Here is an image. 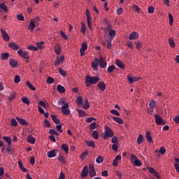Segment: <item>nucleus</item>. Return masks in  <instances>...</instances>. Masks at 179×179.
<instances>
[{
    "label": "nucleus",
    "mask_w": 179,
    "mask_h": 179,
    "mask_svg": "<svg viewBox=\"0 0 179 179\" xmlns=\"http://www.w3.org/2000/svg\"><path fill=\"white\" fill-rule=\"evenodd\" d=\"M100 80V78L98 76L92 77L90 76H86L85 77V85L87 87L92 86V85H96L97 82Z\"/></svg>",
    "instance_id": "1"
},
{
    "label": "nucleus",
    "mask_w": 179,
    "mask_h": 179,
    "mask_svg": "<svg viewBox=\"0 0 179 179\" xmlns=\"http://www.w3.org/2000/svg\"><path fill=\"white\" fill-rule=\"evenodd\" d=\"M105 132L101 134V136L105 140L108 139V138H113V136H114V131H113V129L108 127V126L105 127Z\"/></svg>",
    "instance_id": "2"
},
{
    "label": "nucleus",
    "mask_w": 179,
    "mask_h": 179,
    "mask_svg": "<svg viewBox=\"0 0 179 179\" xmlns=\"http://www.w3.org/2000/svg\"><path fill=\"white\" fill-rule=\"evenodd\" d=\"M61 101L62 104H64L61 108L62 113H63V114H64L65 115H69V114H71V110L68 109L69 108V103L65 102V101H64V99L62 98H61Z\"/></svg>",
    "instance_id": "3"
},
{
    "label": "nucleus",
    "mask_w": 179,
    "mask_h": 179,
    "mask_svg": "<svg viewBox=\"0 0 179 179\" xmlns=\"http://www.w3.org/2000/svg\"><path fill=\"white\" fill-rule=\"evenodd\" d=\"M154 117L155 118V123L157 125H166V122L160 117V115L155 114L154 115Z\"/></svg>",
    "instance_id": "4"
},
{
    "label": "nucleus",
    "mask_w": 179,
    "mask_h": 179,
    "mask_svg": "<svg viewBox=\"0 0 179 179\" xmlns=\"http://www.w3.org/2000/svg\"><path fill=\"white\" fill-rule=\"evenodd\" d=\"M88 173L90 177H96V171H94V166L93 165V162H91L89 164Z\"/></svg>",
    "instance_id": "5"
},
{
    "label": "nucleus",
    "mask_w": 179,
    "mask_h": 179,
    "mask_svg": "<svg viewBox=\"0 0 179 179\" xmlns=\"http://www.w3.org/2000/svg\"><path fill=\"white\" fill-rule=\"evenodd\" d=\"M17 54H18V55H20V57H22V58H24V59H30V56H29V53L24 50H18Z\"/></svg>",
    "instance_id": "6"
},
{
    "label": "nucleus",
    "mask_w": 179,
    "mask_h": 179,
    "mask_svg": "<svg viewBox=\"0 0 179 179\" xmlns=\"http://www.w3.org/2000/svg\"><path fill=\"white\" fill-rule=\"evenodd\" d=\"M111 41H113V39H111L110 38H108L106 41H103L101 44L102 45H103V47H107V48L108 50H110V48H111V47H113V45L111 44Z\"/></svg>",
    "instance_id": "7"
},
{
    "label": "nucleus",
    "mask_w": 179,
    "mask_h": 179,
    "mask_svg": "<svg viewBox=\"0 0 179 179\" xmlns=\"http://www.w3.org/2000/svg\"><path fill=\"white\" fill-rule=\"evenodd\" d=\"M89 174V167L87 166H85L83 169L81 171V177L82 178H86Z\"/></svg>",
    "instance_id": "8"
},
{
    "label": "nucleus",
    "mask_w": 179,
    "mask_h": 179,
    "mask_svg": "<svg viewBox=\"0 0 179 179\" xmlns=\"http://www.w3.org/2000/svg\"><path fill=\"white\" fill-rule=\"evenodd\" d=\"M15 118L17 121H18L19 124H20V125H24L25 127L29 126V122H27L26 120L21 118L20 117H16Z\"/></svg>",
    "instance_id": "9"
},
{
    "label": "nucleus",
    "mask_w": 179,
    "mask_h": 179,
    "mask_svg": "<svg viewBox=\"0 0 179 179\" xmlns=\"http://www.w3.org/2000/svg\"><path fill=\"white\" fill-rule=\"evenodd\" d=\"M1 32L2 34L3 40L5 41H9L10 37H9V34H8V33H6V31H5V29H1Z\"/></svg>",
    "instance_id": "10"
},
{
    "label": "nucleus",
    "mask_w": 179,
    "mask_h": 179,
    "mask_svg": "<svg viewBox=\"0 0 179 179\" xmlns=\"http://www.w3.org/2000/svg\"><path fill=\"white\" fill-rule=\"evenodd\" d=\"M148 171L151 173V174H154L156 177V178H160V175L156 171V170L153 167H148Z\"/></svg>",
    "instance_id": "11"
},
{
    "label": "nucleus",
    "mask_w": 179,
    "mask_h": 179,
    "mask_svg": "<svg viewBox=\"0 0 179 179\" xmlns=\"http://www.w3.org/2000/svg\"><path fill=\"white\" fill-rule=\"evenodd\" d=\"M64 59H65V56L64 55L60 56L59 58L55 62V65L57 66L58 65H61V64H64Z\"/></svg>",
    "instance_id": "12"
},
{
    "label": "nucleus",
    "mask_w": 179,
    "mask_h": 179,
    "mask_svg": "<svg viewBox=\"0 0 179 179\" xmlns=\"http://www.w3.org/2000/svg\"><path fill=\"white\" fill-rule=\"evenodd\" d=\"M99 62L100 68H106V66H107V62H106L103 57H100L99 59Z\"/></svg>",
    "instance_id": "13"
},
{
    "label": "nucleus",
    "mask_w": 179,
    "mask_h": 179,
    "mask_svg": "<svg viewBox=\"0 0 179 179\" xmlns=\"http://www.w3.org/2000/svg\"><path fill=\"white\" fill-rule=\"evenodd\" d=\"M8 47L11 48V50H17L19 48H20V46L19 45L15 43V42H10L8 43Z\"/></svg>",
    "instance_id": "14"
},
{
    "label": "nucleus",
    "mask_w": 179,
    "mask_h": 179,
    "mask_svg": "<svg viewBox=\"0 0 179 179\" xmlns=\"http://www.w3.org/2000/svg\"><path fill=\"white\" fill-rule=\"evenodd\" d=\"M58 153V150L54 149L48 152V157H55Z\"/></svg>",
    "instance_id": "15"
},
{
    "label": "nucleus",
    "mask_w": 179,
    "mask_h": 179,
    "mask_svg": "<svg viewBox=\"0 0 179 179\" xmlns=\"http://www.w3.org/2000/svg\"><path fill=\"white\" fill-rule=\"evenodd\" d=\"M97 87L99 88L101 92H104V90H106V84L104 82H99L97 85Z\"/></svg>",
    "instance_id": "16"
},
{
    "label": "nucleus",
    "mask_w": 179,
    "mask_h": 179,
    "mask_svg": "<svg viewBox=\"0 0 179 179\" xmlns=\"http://www.w3.org/2000/svg\"><path fill=\"white\" fill-rule=\"evenodd\" d=\"M138 37H139V35L138 34V33L133 31L131 34H129V39L135 40L136 38H138Z\"/></svg>",
    "instance_id": "17"
},
{
    "label": "nucleus",
    "mask_w": 179,
    "mask_h": 179,
    "mask_svg": "<svg viewBox=\"0 0 179 179\" xmlns=\"http://www.w3.org/2000/svg\"><path fill=\"white\" fill-rule=\"evenodd\" d=\"M116 65L118 66V68H120L121 69H125V65L124 63L120 60V59H116Z\"/></svg>",
    "instance_id": "18"
},
{
    "label": "nucleus",
    "mask_w": 179,
    "mask_h": 179,
    "mask_svg": "<svg viewBox=\"0 0 179 179\" xmlns=\"http://www.w3.org/2000/svg\"><path fill=\"white\" fill-rule=\"evenodd\" d=\"M27 142L31 145H34L36 143V138L33 137L31 135H29L27 136Z\"/></svg>",
    "instance_id": "19"
},
{
    "label": "nucleus",
    "mask_w": 179,
    "mask_h": 179,
    "mask_svg": "<svg viewBox=\"0 0 179 179\" xmlns=\"http://www.w3.org/2000/svg\"><path fill=\"white\" fill-rule=\"evenodd\" d=\"M1 61H8V59H9V53L8 52L1 53Z\"/></svg>",
    "instance_id": "20"
},
{
    "label": "nucleus",
    "mask_w": 179,
    "mask_h": 179,
    "mask_svg": "<svg viewBox=\"0 0 179 179\" xmlns=\"http://www.w3.org/2000/svg\"><path fill=\"white\" fill-rule=\"evenodd\" d=\"M111 118H113V120L115 121V122H117V124H124V120L121 117H117L115 116H111Z\"/></svg>",
    "instance_id": "21"
},
{
    "label": "nucleus",
    "mask_w": 179,
    "mask_h": 179,
    "mask_svg": "<svg viewBox=\"0 0 179 179\" xmlns=\"http://www.w3.org/2000/svg\"><path fill=\"white\" fill-rule=\"evenodd\" d=\"M9 64L12 68H16V66L18 65L17 61H16L15 59H11Z\"/></svg>",
    "instance_id": "22"
},
{
    "label": "nucleus",
    "mask_w": 179,
    "mask_h": 179,
    "mask_svg": "<svg viewBox=\"0 0 179 179\" xmlns=\"http://www.w3.org/2000/svg\"><path fill=\"white\" fill-rule=\"evenodd\" d=\"M55 51L57 55H61V46H59V44L55 45Z\"/></svg>",
    "instance_id": "23"
},
{
    "label": "nucleus",
    "mask_w": 179,
    "mask_h": 179,
    "mask_svg": "<svg viewBox=\"0 0 179 179\" xmlns=\"http://www.w3.org/2000/svg\"><path fill=\"white\" fill-rule=\"evenodd\" d=\"M115 34H116L115 30L112 29V30H110V31L108 32V36H110V37L108 38L113 40L114 38L115 37Z\"/></svg>",
    "instance_id": "24"
},
{
    "label": "nucleus",
    "mask_w": 179,
    "mask_h": 179,
    "mask_svg": "<svg viewBox=\"0 0 179 179\" xmlns=\"http://www.w3.org/2000/svg\"><path fill=\"white\" fill-rule=\"evenodd\" d=\"M85 143L90 148H92V149H94V148H96V145H94V141H86Z\"/></svg>",
    "instance_id": "25"
},
{
    "label": "nucleus",
    "mask_w": 179,
    "mask_h": 179,
    "mask_svg": "<svg viewBox=\"0 0 179 179\" xmlns=\"http://www.w3.org/2000/svg\"><path fill=\"white\" fill-rule=\"evenodd\" d=\"M145 137H146L148 142L153 141V138H152V136L150 135V131H146Z\"/></svg>",
    "instance_id": "26"
},
{
    "label": "nucleus",
    "mask_w": 179,
    "mask_h": 179,
    "mask_svg": "<svg viewBox=\"0 0 179 179\" xmlns=\"http://www.w3.org/2000/svg\"><path fill=\"white\" fill-rule=\"evenodd\" d=\"M57 92H59V93H65V87H64V86L62 85H58L57 87Z\"/></svg>",
    "instance_id": "27"
},
{
    "label": "nucleus",
    "mask_w": 179,
    "mask_h": 179,
    "mask_svg": "<svg viewBox=\"0 0 179 179\" xmlns=\"http://www.w3.org/2000/svg\"><path fill=\"white\" fill-rule=\"evenodd\" d=\"M83 108L85 110H87V109L90 108V105L89 104V101L87 100V99H85L84 100Z\"/></svg>",
    "instance_id": "28"
},
{
    "label": "nucleus",
    "mask_w": 179,
    "mask_h": 179,
    "mask_svg": "<svg viewBox=\"0 0 179 179\" xmlns=\"http://www.w3.org/2000/svg\"><path fill=\"white\" fill-rule=\"evenodd\" d=\"M18 166L20 170L23 171V173H26V171H27V169L24 168V166H23V163L22 162V161L20 160L18 162Z\"/></svg>",
    "instance_id": "29"
},
{
    "label": "nucleus",
    "mask_w": 179,
    "mask_h": 179,
    "mask_svg": "<svg viewBox=\"0 0 179 179\" xmlns=\"http://www.w3.org/2000/svg\"><path fill=\"white\" fill-rule=\"evenodd\" d=\"M78 113L79 114V117H86L87 116V113H86L83 110L78 109Z\"/></svg>",
    "instance_id": "30"
},
{
    "label": "nucleus",
    "mask_w": 179,
    "mask_h": 179,
    "mask_svg": "<svg viewBox=\"0 0 179 179\" xmlns=\"http://www.w3.org/2000/svg\"><path fill=\"white\" fill-rule=\"evenodd\" d=\"M168 41L169 43V45H171V48H176V43H174V39H173L172 38H170L168 39Z\"/></svg>",
    "instance_id": "31"
},
{
    "label": "nucleus",
    "mask_w": 179,
    "mask_h": 179,
    "mask_svg": "<svg viewBox=\"0 0 179 179\" xmlns=\"http://www.w3.org/2000/svg\"><path fill=\"white\" fill-rule=\"evenodd\" d=\"M143 141H145L143 136H142V134H139L137 138V143H138V145H141L143 142Z\"/></svg>",
    "instance_id": "32"
},
{
    "label": "nucleus",
    "mask_w": 179,
    "mask_h": 179,
    "mask_svg": "<svg viewBox=\"0 0 179 179\" xmlns=\"http://www.w3.org/2000/svg\"><path fill=\"white\" fill-rule=\"evenodd\" d=\"M62 149L68 155V152H69V147H68L67 144H62Z\"/></svg>",
    "instance_id": "33"
},
{
    "label": "nucleus",
    "mask_w": 179,
    "mask_h": 179,
    "mask_svg": "<svg viewBox=\"0 0 179 179\" xmlns=\"http://www.w3.org/2000/svg\"><path fill=\"white\" fill-rule=\"evenodd\" d=\"M3 139L4 141H6V142H7L8 146H10V145H12V138H10V136H4Z\"/></svg>",
    "instance_id": "34"
},
{
    "label": "nucleus",
    "mask_w": 179,
    "mask_h": 179,
    "mask_svg": "<svg viewBox=\"0 0 179 179\" xmlns=\"http://www.w3.org/2000/svg\"><path fill=\"white\" fill-rule=\"evenodd\" d=\"M50 117L55 124H59V119L57 118V115H51Z\"/></svg>",
    "instance_id": "35"
},
{
    "label": "nucleus",
    "mask_w": 179,
    "mask_h": 179,
    "mask_svg": "<svg viewBox=\"0 0 179 179\" xmlns=\"http://www.w3.org/2000/svg\"><path fill=\"white\" fill-rule=\"evenodd\" d=\"M34 27H36V24H34V22L30 21L29 24L28 26L29 30H34Z\"/></svg>",
    "instance_id": "36"
},
{
    "label": "nucleus",
    "mask_w": 179,
    "mask_h": 179,
    "mask_svg": "<svg viewBox=\"0 0 179 179\" xmlns=\"http://www.w3.org/2000/svg\"><path fill=\"white\" fill-rule=\"evenodd\" d=\"M80 50H81V51H86L87 50V43L86 42L83 43Z\"/></svg>",
    "instance_id": "37"
},
{
    "label": "nucleus",
    "mask_w": 179,
    "mask_h": 179,
    "mask_svg": "<svg viewBox=\"0 0 179 179\" xmlns=\"http://www.w3.org/2000/svg\"><path fill=\"white\" fill-rule=\"evenodd\" d=\"M59 73H60V75H62V76H64V78L66 76H68V74H66V71L62 69V68L59 69Z\"/></svg>",
    "instance_id": "38"
},
{
    "label": "nucleus",
    "mask_w": 179,
    "mask_h": 179,
    "mask_svg": "<svg viewBox=\"0 0 179 179\" xmlns=\"http://www.w3.org/2000/svg\"><path fill=\"white\" fill-rule=\"evenodd\" d=\"M77 104H78V106L83 105V98L82 96H80L77 98Z\"/></svg>",
    "instance_id": "39"
},
{
    "label": "nucleus",
    "mask_w": 179,
    "mask_h": 179,
    "mask_svg": "<svg viewBox=\"0 0 179 179\" xmlns=\"http://www.w3.org/2000/svg\"><path fill=\"white\" fill-rule=\"evenodd\" d=\"M38 104H39V106H41L44 108H48V107H50V104H48V103L45 104V103L43 101H40L38 102Z\"/></svg>",
    "instance_id": "40"
},
{
    "label": "nucleus",
    "mask_w": 179,
    "mask_h": 179,
    "mask_svg": "<svg viewBox=\"0 0 179 179\" xmlns=\"http://www.w3.org/2000/svg\"><path fill=\"white\" fill-rule=\"evenodd\" d=\"M27 86L31 90L34 92L36 90V87L31 85V83H29V81H27Z\"/></svg>",
    "instance_id": "41"
},
{
    "label": "nucleus",
    "mask_w": 179,
    "mask_h": 179,
    "mask_svg": "<svg viewBox=\"0 0 179 179\" xmlns=\"http://www.w3.org/2000/svg\"><path fill=\"white\" fill-rule=\"evenodd\" d=\"M169 24L170 26H173V23H174V17H173V15L169 14Z\"/></svg>",
    "instance_id": "42"
},
{
    "label": "nucleus",
    "mask_w": 179,
    "mask_h": 179,
    "mask_svg": "<svg viewBox=\"0 0 179 179\" xmlns=\"http://www.w3.org/2000/svg\"><path fill=\"white\" fill-rule=\"evenodd\" d=\"M92 66L94 71H97V68H99V63L96 62H92Z\"/></svg>",
    "instance_id": "43"
},
{
    "label": "nucleus",
    "mask_w": 179,
    "mask_h": 179,
    "mask_svg": "<svg viewBox=\"0 0 179 179\" xmlns=\"http://www.w3.org/2000/svg\"><path fill=\"white\" fill-rule=\"evenodd\" d=\"M27 50H31V51H38V48L35 47L33 45H29Z\"/></svg>",
    "instance_id": "44"
},
{
    "label": "nucleus",
    "mask_w": 179,
    "mask_h": 179,
    "mask_svg": "<svg viewBox=\"0 0 179 179\" xmlns=\"http://www.w3.org/2000/svg\"><path fill=\"white\" fill-rule=\"evenodd\" d=\"M49 134H50L51 135H57V136H59L58 131L52 129H49Z\"/></svg>",
    "instance_id": "45"
},
{
    "label": "nucleus",
    "mask_w": 179,
    "mask_h": 179,
    "mask_svg": "<svg viewBox=\"0 0 179 179\" xmlns=\"http://www.w3.org/2000/svg\"><path fill=\"white\" fill-rule=\"evenodd\" d=\"M0 8L4 10V12H8V6L4 3H0Z\"/></svg>",
    "instance_id": "46"
},
{
    "label": "nucleus",
    "mask_w": 179,
    "mask_h": 179,
    "mask_svg": "<svg viewBox=\"0 0 179 179\" xmlns=\"http://www.w3.org/2000/svg\"><path fill=\"white\" fill-rule=\"evenodd\" d=\"M22 103H24V104H27V106H29L30 104V101H29V99L27 97H22Z\"/></svg>",
    "instance_id": "47"
},
{
    "label": "nucleus",
    "mask_w": 179,
    "mask_h": 179,
    "mask_svg": "<svg viewBox=\"0 0 179 179\" xmlns=\"http://www.w3.org/2000/svg\"><path fill=\"white\" fill-rule=\"evenodd\" d=\"M43 124H45V127H46V128H51V124L50 123V121H48V120L45 119L43 122Z\"/></svg>",
    "instance_id": "48"
},
{
    "label": "nucleus",
    "mask_w": 179,
    "mask_h": 179,
    "mask_svg": "<svg viewBox=\"0 0 179 179\" xmlns=\"http://www.w3.org/2000/svg\"><path fill=\"white\" fill-rule=\"evenodd\" d=\"M96 163L100 164L104 162V158L101 156H99L96 159Z\"/></svg>",
    "instance_id": "49"
},
{
    "label": "nucleus",
    "mask_w": 179,
    "mask_h": 179,
    "mask_svg": "<svg viewBox=\"0 0 179 179\" xmlns=\"http://www.w3.org/2000/svg\"><path fill=\"white\" fill-rule=\"evenodd\" d=\"M46 82L47 83H49L50 85H51L54 83V82H55V80H54L52 77H48Z\"/></svg>",
    "instance_id": "50"
},
{
    "label": "nucleus",
    "mask_w": 179,
    "mask_h": 179,
    "mask_svg": "<svg viewBox=\"0 0 179 179\" xmlns=\"http://www.w3.org/2000/svg\"><path fill=\"white\" fill-rule=\"evenodd\" d=\"M136 160H138V157H136V155H131V162L134 164L135 162H136Z\"/></svg>",
    "instance_id": "51"
},
{
    "label": "nucleus",
    "mask_w": 179,
    "mask_h": 179,
    "mask_svg": "<svg viewBox=\"0 0 179 179\" xmlns=\"http://www.w3.org/2000/svg\"><path fill=\"white\" fill-rule=\"evenodd\" d=\"M115 69V65L110 66L108 69V73H111V72H113Z\"/></svg>",
    "instance_id": "52"
},
{
    "label": "nucleus",
    "mask_w": 179,
    "mask_h": 179,
    "mask_svg": "<svg viewBox=\"0 0 179 179\" xmlns=\"http://www.w3.org/2000/svg\"><path fill=\"white\" fill-rule=\"evenodd\" d=\"M81 33H83V34L86 33V25H85V22H82Z\"/></svg>",
    "instance_id": "53"
},
{
    "label": "nucleus",
    "mask_w": 179,
    "mask_h": 179,
    "mask_svg": "<svg viewBox=\"0 0 179 179\" xmlns=\"http://www.w3.org/2000/svg\"><path fill=\"white\" fill-rule=\"evenodd\" d=\"M92 136L94 139H99V131H94L92 133Z\"/></svg>",
    "instance_id": "54"
},
{
    "label": "nucleus",
    "mask_w": 179,
    "mask_h": 179,
    "mask_svg": "<svg viewBox=\"0 0 179 179\" xmlns=\"http://www.w3.org/2000/svg\"><path fill=\"white\" fill-rule=\"evenodd\" d=\"M111 114H113V115H117V117H120V112H118V110L114 109V110H110Z\"/></svg>",
    "instance_id": "55"
},
{
    "label": "nucleus",
    "mask_w": 179,
    "mask_h": 179,
    "mask_svg": "<svg viewBox=\"0 0 179 179\" xmlns=\"http://www.w3.org/2000/svg\"><path fill=\"white\" fill-rule=\"evenodd\" d=\"M56 128H57V131H58V132H59L60 134H62V132H64V130L62 129V124L57 125Z\"/></svg>",
    "instance_id": "56"
},
{
    "label": "nucleus",
    "mask_w": 179,
    "mask_h": 179,
    "mask_svg": "<svg viewBox=\"0 0 179 179\" xmlns=\"http://www.w3.org/2000/svg\"><path fill=\"white\" fill-rule=\"evenodd\" d=\"M135 44L137 50H140V48H142V44L141 43V42H139V41H135Z\"/></svg>",
    "instance_id": "57"
},
{
    "label": "nucleus",
    "mask_w": 179,
    "mask_h": 179,
    "mask_svg": "<svg viewBox=\"0 0 179 179\" xmlns=\"http://www.w3.org/2000/svg\"><path fill=\"white\" fill-rule=\"evenodd\" d=\"M87 155H89V151L85 150V152H83L81 155H80V158L81 159H84V157H86V156H87Z\"/></svg>",
    "instance_id": "58"
},
{
    "label": "nucleus",
    "mask_w": 179,
    "mask_h": 179,
    "mask_svg": "<svg viewBox=\"0 0 179 179\" xmlns=\"http://www.w3.org/2000/svg\"><path fill=\"white\" fill-rule=\"evenodd\" d=\"M90 131H93V129H96V122L90 124Z\"/></svg>",
    "instance_id": "59"
},
{
    "label": "nucleus",
    "mask_w": 179,
    "mask_h": 179,
    "mask_svg": "<svg viewBox=\"0 0 179 179\" xmlns=\"http://www.w3.org/2000/svg\"><path fill=\"white\" fill-rule=\"evenodd\" d=\"M159 152L161 153V155H166V148L164 147H161Z\"/></svg>",
    "instance_id": "60"
},
{
    "label": "nucleus",
    "mask_w": 179,
    "mask_h": 179,
    "mask_svg": "<svg viewBox=\"0 0 179 179\" xmlns=\"http://www.w3.org/2000/svg\"><path fill=\"white\" fill-rule=\"evenodd\" d=\"M60 34L62 38H64V40H68V36L64 33V31H60Z\"/></svg>",
    "instance_id": "61"
},
{
    "label": "nucleus",
    "mask_w": 179,
    "mask_h": 179,
    "mask_svg": "<svg viewBox=\"0 0 179 179\" xmlns=\"http://www.w3.org/2000/svg\"><path fill=\"white\" fill-rule=\"evenodd\" d=\"M11 127H17V122L15 119H11Z\"/></svg>",
    "instance_id": "62"
},
{
    "label": "nucleus",
    "mask_w": 179,
    "mask_h": 179,
    "mask_svg": "<svg viewBox=\"0 0 179 179\" xmlns=\"http://www.w3.org/2000/svg\"><path fill=\"white\" fill-rule=\"evenodd\" d=\"M13 99H16V94H13L10 96L8 97V101H12Z\"/></svg>",
    "instance_id": "63"
},
{
    "label": "nucleus",
    "mask_w": 179,
    "mask_h": 179,
    "mask_svg": "<svg viewBox=\"0 0 179 179\" xmlns=\"http://www.w3.org/2000/svg\"><path fill=\"white\" fill-rule=\"evenodd\" d=\"M134 164H135L138 167H140V166L142 164V162H141V160L137 159V160L134 161Z\"/></svg>",
    "instance_id": "64"
}]
</instances>
